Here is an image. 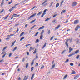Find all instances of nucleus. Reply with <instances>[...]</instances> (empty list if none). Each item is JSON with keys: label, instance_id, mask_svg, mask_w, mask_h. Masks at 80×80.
I'll return each mask as SVG.
<instances>
[{"label": "nucleus", "instance_id": "obj_40", "mask_svg": "<svg viewBox=\"0 0 80 80\" xmlns=\"http://www.w3.org/2000/svg\"><path fill=\"white\" fill-rule=\"evenodd\" d=\"M64 2V1H62L61 2L60 6H62V4H63V3Z\"/></svg>", "mask_w": 80, "mask_h": 80}, {"label": "nucleus", "instance_id": "obj_36", "mask_svg": "<svg viewBox=\"0 0 80 80\" xmlns=\"http://www.w3.org/2000/svg\"><path fill=\"white\" fill-rule=\"evenodd\" d=\"M46 13H44L42 14L41 15V17H43V16H44V15L46 14Z\"/></svg>", "mask_w": 80, "mask_h": 80}, {"label": "nucleus", "instance_id": "obj_26", "mask_svg": "<svg viewBox=\"0 0 80 80\" xmlns=\"http://www.w3.org/2000/svg\"><path fill=\"white\" fill-rule=\"evenodd\" d=\"M42 38H43V35H42V34H41V35L40 37V39L42 40Z\"/></svg>", "mask_w": 80, "mask_h": 80}, {"label": "nucleus", "instance_id": "obj_57", "mask_svg": "<svg viewBox=\"0 0 80 80\" xmlns=\"http://www.w3.org/2000/svg\"><path fill=\"white\" fill-rule=\"evenodd\" d=\"M3 59H2L0 61V62H1V63H2V62H4V61H3Z\"/></svg>", "mask_w": 80, "mask_h": 80}, {"label": "nucleus", "instance_id": "obj_13", "mask_svg": "<svg viewBox=\"0 0 80 80\" xmlns=\"http://www.w3.org/2000/svg\"><path fill=\"white\" fill-rule=\"evenodd\" d=\"M16 42V40L14 41L12 43L11 47H13L14 45V44H15V43Z\"/></svg>", "mask_w": 80, "mask_h": 80}, {"label": "nucleus", "instance_id": "obj_9", "mask_svg": "<svg viewBox=\"0 0 80 80\" xmlns=\"http://www.w3.org/2000/svg\"><path fill=\"white\" fill-rule=\"evenodd\" d=\"M4 0H2V2L1 3V7H2V6H3V4H4Z\"/></svg>", "mask_w": 80, "mask_h": 80}, {"label": "nucleus", "instance_id": "obj_43", "mask_svg": "<svg viewBox=\"0 0 80 80\" xmlns=\"http://www.w3.org/2000/svg\"><path fill=\"white\" fill-rule=\"evenodd\" d=\"M36 7V6H34L31 9V10H33Z\"/></svg>", "mask_w": 80, "mask_h": 80}, {"label": "nucleus", "instance_id": "obj_52", "mask_svg": "<svg viewBox=\"0 0 80 80\" xmlns=\"http://www.w3.org/2000/svg\"><path fill=\"white\" fill-rule=\"evenodd\" d=\"M47 9H45L43 11V13H46V12H47Z\"/></svg>", "mask_w": 80, "mask_h": 80}, {"label": "nucleus", "instance_id": "obj_53", "mask_svg": "<svg viewBox=\"0 0 80 80\" xmlns=\"http://www.w3.org/2000/svg\"><path fill=\"white\" fill-rule=\"evenodd\" d=\"M80 57V55H78L77 57H76V58L77 59H78L79 57Z\"/></svg>", "mask_w": 80, "mask_h": 80}, {"label": "nucleus", "instance_id": "obj_54", "mask_svg": "<svg viewBox=\"0 0 80 80\" xmlns=\"http://www.w3.org/2000/svg\"><path fill=\"white\" fill-rule=\"evenodd\" d=\"M12 56V53L10 52L9 53V57H10Z\"/></svg>", "mask_w": 80, "mask_h": 80}, {"label": "nucleus", "instance_id": "obj_34", "mask_svg": "<svg viewBox=\"0 0 80 80\" xmlns=\"http://www.w3.org/2000/svg\"><path fill=\"white\" fill-rule=\"evenodd\" d=\"M9 17V15H8L7 16H6L4 19V20H6V19H7L8 17Z\"/></svg>", "mask_w": 80, "mask_h": 80}, {"label": "nucleus", "instance_id": "obj_51", "mask_svg": "<svg viewBox=\"0 0 80 80\" xmlns=\"http://www.w3.org/2000/svg\"><path fill=\"white\" fill-rule=\"evenodd\" d=\"M57 15V14H56L53 16V18H55Z\"/></svg>", "mask_w": 80, "mask_h": 80}, {"label": "nucleus", "instance_id": "obj_46", "mask_svg": "<svg viewBox=\"0 0 80 80\" xmlns=\"http://www.w3.org/2000/svg\"><path fill=\"white\" fill-rule=\"evenodd\" d=\"M19 5H20V4H19V3H18V4H16L15 5V6H14V7H15H15H16V6Z\"/></svg>", "mask_w": 80, "mask_h": 80}, {"label": "nucleus", "instance_id": "obj_62", "mask_svg": "<svg viewBox=\"0 0 80 80\" xmlns=\"http://www.w3.org/2000/svg\"><path fill=\"white\" fill-rule=\"evenodd\" d=\"M27 55H29V52H27Z\"/></svg>", "mask_w": 80, "mask_h": 80}, {"label": "nucleus", "instance_id": "obj_7", "mask_svg": "<svg viewBox=\"0 0 80 80\" xmlns=\"http://www.w3.org/2000/svg\"><path fill=\"white\" fill-rule=\"evenodd\" d=\"M60 25H59L57 27H56L55 28V30H57L58 29V28H60Z\"/></svg>", "mask_w": 80, "mask_h": 80}, {"label": "nucleus", "instance_id": "obj_47", "mask_svg": "<svg viewBox=\"0 0 80 80\" xmlns=\"http://www.w3.org/2000/svg\"><path fill=\"white\" fill-rule=\"evenodd\" d=\"M69 61V60H68V59H67L66 61H65V63H67V62H68Z\"/></svg>", "mask_w": 80, "mask_h": 80}, {"label": "nucleus", "instance_id": "obj_61", "mask_svg": "<svg viewBox=\"0 0 80 80\" xmlns=\"http://www.w3.org/2000/svg\"><path fill=\"white\" fill-rule=\"evenodd\" d=\"M28 26V24H26L25 25V28H27Z\"/></svg>", "mask_w": 80, "mask_h": 80}, {"label": "nucleus", "instance_id": "obj_37", "mask_svg": "<svg viewBox=\"0 0 80 80\" xmlns=\"http://www.w3.org/2000/svg\"><path fill=\"white\" fill-rule=\"evenodd\" d=\"M33 63H34V60H33L32 62L31 63L32 66L33 65Z\"/></svg>", "mask_w": 80, "mask_h": 80}, {"label": "nucleus", "instance_id": "obj_23", "mask_svg": "<svg viewBox=\"0 0 80 80\" xmlns=\"http://www.w3.org/2000/svg\"><path fill=\"white\" fill-rule=\"evenodd\" d=\"M76 73V72H75V71L72 70V72L71 73L72 74H75Z\"/></svg>", "mask_w": 80, "mask_h": 80}, {"label": "nucleus", "instance_id": "obj_18", "mask_svg": "<svg viewBox=\"0 0 80 80\" xmlns=\"http://www.w3.org/2000/svg\"><path fill=\"white\" fill-rule=\"evenodd\" d=\"M34 76H35V74H32V77H31V80H33V78H34Z\"/></svg>", "mask_w": 80, "mask_h": 80}, {"label": "nucleus", "instance_id": "obj_55", "mask_svg": "<svg viewBox=\"0 0 80 80\" xmlns=\"http://www.w3.org/2000/svg\"><path fill=\"white\" fill-rule=\"evenodd\" d=\"M44 33V30H42V32H41V35H43V33Z\"/></svg>", "mask_w": 80, "mask_h": 80}, {"label": "nucleus", "instance_id": "obj_39", "mask_svg": "<svg viewBox=\"0 0 80 80\" xmlns=\"http://www.w3.org/2000/svg\"><path fill=\"white\" fill-rule=\"evenodd\" d=\"M13 34L12 35V34H10L9 35H8V37H12V36H13Z\"/></svg>", "mask_w": 80, "mask_h": 80}, {"label": "nucleus", "instance_id": "obj_48", "mask_svg": "<svg viewBox=\"0 0 80 80\" xmlns=\"http://www.w3.org/2000/svg\"><path fill=\"white\" fill-rule=\"evenodd\" d=\"M25 2V1H21V2L20 3L21 4H22V3H24V2Z\"/></svg>", "mask_w": 80, "mask_h": 80}, {"label": "nucleus", "instance_id": "obj_3", "mask_svg": "<svg viewBox=\"0 0 80 80\" xmlns=\"http://www.w3.org/2000/svg\"><path fill=\"white\" fill-rule=\"evenodd\" d=\"M46 2H47V1H45L41 5H42V7H45V6H46L48 4V3H46Z\"/></svg>", "mask_w": 80, "mask_h": 80}, {"label": "nucleus", "instance_id": "obj_5", "mask_svg": "<svg viewBox=\"0 0 80 80\" xmlns=\"http://www.w3.org/2000/svg\"><path fill=\"white\" fill-rule=\"evenodd\" d=\"M75 55V53L73 52L72 53L68 55V57H72V56H73V55Z\"/></svg>", "mask_w": 80, "mask_h": 80}, {"label": "nucleus", "instance_id": "obj_24", "mask_svg": "<svg viewBox=\"0 0 80 80\" xmlns=\"http://www.w3.org/2000/svg\"><path fill=\"white\" fill-rule=\"evenodd\" d=\"M39 42V40L38 39H36V42H35V43H38V42Z\"/></svg>", "mask_w": 80, "mask_h": 80}, {"label": "nucleus", "instance_id": "obj_8", "mask_svg": "<svg viewBox=\"0 0 80 80\" xmlns=\"http://www.w3.org/2000/svg\"><path fill=\"white\" fill-rule=\"evenodd\" d=\"M80 28V26H77L75 29V31H77V30H78V28Z\"/></svg>", "mask_w": 80, "mask_h": 80}, {"label": "nucleus", "instance_id": "obj_42", "mask_svg": "<svg viewBox=\"0 0 80 80\" xmlns=\"http://www.w3.org/2000/svg\"><path fill=\"white\" fill-rule=\"evenodd\" d=\"M33 68H34V67H32L31 68V72H32L33 70Z\"/></svg>", "mask_w": 80, "mask_h": 80}, {"label": "nucleus", "instance_id": "obj_38", "mask_svg": "<svg viewBox=\"0 0 80 80\" xmlns=\"http://www.w3.org/2000/svg\"><path fill=\"white\" fill-rule=\"evenodd\" d=\"M24 38H25L24 37H23V38H21V39L20 40V41H22V40H23V39H24Z\"/></svg>", "mask_w": 80, "mask_h": 80}, {"label": "nucleus", "instance_id": "obj_45", "mask_svg": "<svg viewBox=\"0 0 80 80\" xmlns=\"http://www.w3.org/2000/svg\"><path fill=\"white\" fill-rule=\"evenodd\" d=\"M54 38V36H53L52 37H51V38H50V40H53V38Z\"/></svg>", "mask_w": 80, "mask_h": 80}, {"label": "nucleus", "instance_id": "obj_2", "mask_svg": "<svg viewBox=\"0 0 80 80\" xmlns=\"http://www.w3.org/2000/svg\"><path fill=\"white\" fill-rule=\"evenodd\" d=\"M36 15H37V13H35L34 14L32 15L31 16H30L28 19V20H30V19H31L32 18H33V17H34L35 16H36Z\"/></svg>", "mask_w": 80, "mask_h": 80}, {"label": "nucleus", "instance_id": "obj_41", "mask_svg": "<svg viewBox=\"0 0 80 80\" xmlns=\"http://www.w3.org/2000/svg\"><path fill=\"white\" fill-rule=\"evenodd\" d=\"M41 13H42V12H39L38 13V14H37V15L39 16L40 15V14H41Z\"/></svg>", "mask_w": 80, "mask_h": 80}, {"label": "nucleus", "instance_id": "obj_16", "mask_svg": "<svg viewBox=\"0 0 80 80\" xmlns=\"http://www.w3.org/2000/svg\"><path fill=\"white\" fill-rule=\"evenodd\" d=\"M36 21V19H34L31 22H30V23H33L34 22H35V21Z\"/></svg>", "mask_w": 80, "mask_h": 80}, {"label": "nucleus", "instance_id": "obj_17", "mask_svg": "<svg viewBox=\"0 0 80 80\" xmlns=\"http://www.w3.org/2000/svg\"><path fill=\"white\" fill-rule=\"evenodd\" d=\"M72 48H70L69 49V53H70L72 52Z\"/></svg>", "mask_w": 80, "mask_h": 80}, {"label": "nucleus", "instance_id": "obj_27", "mask_svg": "<svg viewBox=\"0 0 80 80\" xmlns=\"http://www.w3.org/2000/svg\"><path fill=\"white\" fill-rule=\"evenodd\" d=\"M58 6H59V3H58L56 4V8H57V7H58Z\"/></svg>", "mask_w": 80, "mask_h": 80}, {"label": "nucleus", "instance_id": "obj_6", "mask_svg": "<svg viewBox=\"0 0 80 80\" xmlns=\"http://www.w3.org/2000/svg\"><path fill=\"white\" fill-rule=\"evenodd\" d=\"M77 3L76 2H74L72 5V7H74V6H76L77 5Z\"/></svg>", "mask_w": 80, "mask_h": 80}, {"label": "nucleus", "instance_id": "obj_20", "mask_svg": "<svg viewBox=\"0 0 80 80\" xmlns=\"http://www.w3.org/2000/svg\"><path fill=\"white\" fill-rule=\"evenodd\" d=\"M55 67V64H54L52 66V68H51V69H53V68H54V67Z\"/></svg>", "mask_w": 80, "mask_h": 80}, {"label": "nucleus", "instance_id": "obj_33", "mask_svg": "<svg viewBox=\"0 0 80 80\" xmlns=\"http://www.w3.org/2000/svg\"><path fill=\"white\" fill-rule=\"evenodd\" d=\"M15 8V7H12L10 8V9L12 11L13 10V9H14V8Z\"/></svg>", "mask_w": 80, "mask_h": 80}, {"label": "nucleus", "instance_id": "obj_22", "mask_svg": "<svg viewBox=\"0 0 80 80\" xmlns=\"http://www.w3.org/2000/svg\"><path fill=\"white\" fill-rule=\"evenodd\" d=\"M67 77H68V75L66 74L64 76V77L63 78V79H65V78H67Z\"/></svg>", "mask_w": 80, "mask_h": 80}, {"label": "nucleus", "instance_id": "obj_58", "mask_svg": "<svg viewBox=\"0 0 80 80\" xmlns=\"http://www.w3.org/2000/svg\"><path fill=\"white\" fill-rule=\"evenodd\" d=\"M70 65L71 66H73V63H71L70 64Z\"/></svg>", "mask_w": 80, "mask_h": 80}, {"label": "nucleus", "instance_id": "obj_29", "mask_svg": "<svg viewBox=\"0 0 80 80\" xmlns=\"http://www.w3.org/2000/svg\"><path fill=\"white\" fill-rule=\"evenodd\" d=\"M28 63H27L26 64V68H28Z\"/></svg>", "mask_w": 80, "mask_h": 80}, {"label": "nucleus", "instance_id": "obj_14", "mask_svg": "<svg viewBox=\"0 0 80 80\" xmlns=\"http://www.w3.org/2000/svg\"><path fill=\"white\" fill-rule=\"evenodd\" d=\"M44 27H45V26H42V27H40L38 29V30H40L43 29V28H44Z\"/></svg>", "mask_w": 80, "mask_h": 80}, {"label": "nucleus", "instance_id": "obj_15", "mask_svg": "<svg viewBox=\"0 0 80 80\" xmlns=\"http://www.w3.org/2000/svg\"><path fill=\"white\" fill-rule=\"evenodd\" d=\"M65 10L63 9L61 13V15H62V14H63V13H65Z\"/></svg>", "mask_w": 80, "mask_h": 80}, {"label": "nucleus", "instance_id": "obj_31", "mask_svg": "<svg viewBox=\"0 0 80 80\" xmlns=\"http://www.w3.org/2000/svg\"><path fill=\"white\" fill-rule=\"evenodd\" d=\"M50 20V18H48L45 20V22H47V21H48V20Z\"/></svg>", "mask_w": 80, "mask_h": 80}, {"label": "nucleus", "instance_id": "obj_56", "mask_svg": "<svg viewBox=\"0 0 80 80\" xmlns=\"http://www.w3.org/2000/svg\"><path fill=\"white\" fill-rule=\"evenodd\" d=\"M55 21H56V19H54L52 21V23H55Z\"/></svg>", "mask_w": 80, "mask_h": 80}, {"label": "nucleus", "instance_id": "obj_49", "mask_svg": "<svg viewBox=\"0 0 80 80\" xmlns=\"http://www.w3.org/2000/svg\"><path fill=\"white\" fill-rule=\"evenodd\" d=\"M4 11V9H2V11L0 12V13H3V11Z\"/></svg>", "mask_w": 80, "mask_h": 80}, {"label": "nucleus", "instance_id": "obj_4", "mask_svg": "<svg viewBox=\"0 0 80 80\" xmlns=\"http://www.w3.org/2000/svg\"><path fill=\"white\" fill-rule=\"evenodd\" d=\"M79 22V20L78 19H77L75 20V21L74 22V24L75 25V24H77L78 23V22Z\"/></svg>", "mask_w": 80, "mask_h": 80}, {"label": "nucleus", "instance_id": "obj_10", "mask_svg": "<svg viewBox=\"0 0 80 80\" xmlns=\"http://www.w3.org/2000/svg\"><path fill=\"white\" fill-rule=\"evenodd\" d=\"M15 15H17V14H13L12 15V16L11 18V19L12 20L13 19V18H14V17H15V18L16 17V16H15Z\"/></svg>", "mask_w": 80, "mask_h": 80}, {"label": "nucleus", "instance_id": "obj_12", "mask_svg": "<svg viewBox=\"0 0 80 80\" xmlns=\"http://www.w3.org/2000/svg\"><path fill=\"white\" fill-rule=\"evenodd\" d=\"M33 50V48H32V47H31L29 49V52H31V51H32V50Z\"/></svg>", "mask_w": 80, "mask_h": 80}, {"label": "nucleus", "instance_id": "obj_21", "mask_svg": "<svg viewBox=\"0 0 80 80\" xmlns=\"http://www.w3.org/2000/svg\"><path fill=\"white\" fill-rule=\"evenodd\" d=\"M25 33V32H22V33H21L20 35V37H22V36H23V34Z\"/></svg>", "mask_w": 80, "mask_h": 80}, {"label": "nucleus", "instance_id": "obj_35", "mask_svg": "<svg viewBox=\"0 0 80 80\" xmlns=\"http://www.w3.org/2000/svg\"><path fill=\"white\" fill-rule=\"evenodd\" d=\"M37 52V49H35L34 51L33 52V53L34 54H35V53H36Z\"/></svg>", "mask_w": 80, "mask_h": 80}, {"label": "nucleus", "instance_id": "obj_19", "mask_svg": "<svg viewBox=\"0 0 80 80\" xmlns=\"http://www.w3.org/2000/svg\"><path fill=\"white\" fill-rule=\"evenodd\" d=\"M46 46H47V43H45L42 47V49H43V48H45V47Z\"/></svg>", "mask_w": 80, "mask_h": 80}, {"label": "nucleus", "instance_id": "obj_63", "mask_svg": "<svg viewBox=\"0 0 80 80\" xmlns=\"http://www.w3.org/2000/svg\"><path fill=\"white\" fill-rule=\"evenodd\" d=\"M16 15V17H20V15H17H17Z\"/></svg>", "mask_w": 80, "mask_h": 80}, {"label": "nucleus", "instance_id": "obj_32", "mask_svg": "<svg viewBox=\"0 0 80 80\" xmlns=\"http://www.w3.org/2000/svg\"><path fill=\"white\" fill-rule=\"evenodd\" d=\"M7 46H6V47H4L3 48V49L2 50V51H4V50H5V49H6V48H7Z\"/></svg>", "mask_w": 80, "mask_h": 80}, {"label": "nucleus", "instance_id": "obj_1", "mask_svg": "<svg viewBox=\"0 0 80 80\" xmlns=\"http://www.w3.org/2000/svg\"><path fill=\"white\" fill-rule=\"evenodd\" d=\"M72 38H71V39H69L67 40L66 41V42L65 43V44L66 45L67 47H68V42L69 40H70V42L72 43Z\"/></svg>", "mask_w": 80, "mask_h": 80}, {"label": "nucleus", "instance_id": "obj_44", "mask_svg": "<svg viewBox=\"0 0 80 80\" xmlns=\"http://www.w3.org/2000/svg\"><path fill=\"white\" fill-rule=\"evenodd\" d=\"M7 55V53H5L2 56V58H4V57H5V55Z\"/></svg>", "mask_w": 80, "mask_h": 80}, {"label": "nucleus", "instance_id": "obj_11", "mask_svg": "<svg viewBox=\"0 0 80 80\" xmlns=\"http://www.w3.org/2000/svg\"><path fill=\"white\" fill-rule=\"evenodd\" d=\"M79 77V75H77L76 76H75L74 77V78L75 79V80H76V79H77V78H78Z\"/></svg>", "mask_w": 80, "mask_h": 80}, {"label": "nucleus", "instance_id": "obj_25", "mask_svg": "<svg viewBox=\"0 0 80 80\" xmlns=\"http://www.w3.org/2000/svg\"><path fill=\"white\" fill-rule=\"evenodd\" d=\"M79 52V50L76 51L75 52V54H77V53H78Z\"/></svg>", "mask_w": 80, "mask_h": 80}, {"label": "nucleus", "instance_id": "obj_50", "mask_svg": "<svg viewBox=\"0 0 80 80\" xmlns=\"http://www.w3.org/2000/svg\"><path fill=\"white\" fill-rule=\"evenodd\" d=\"M68 22V20H67L66 22H64V23H67Z\"/></svg>", "mask_w": 80, "mask_h": 80}, {"label": "nucleus", "instance_id": "obj_59", "mask_svg": "<svg viewBox=\"0 0 80 80\" xmlns=\"http://www.w3.org/2000/svg\"><path fill=\"white\" fill-rule=\"evenodd\" d=\"M38 62H37L36 64V67H37L38 66Z\"/></svg>", "mask_w": 80, "mask_h": 80}, {"label": "nucleus", "instance_id": "obj_28", "mask_svg": "<svg viewBox=\"0 0 80 80\" xmlns=\"http://www.w3.org/2000/svg\"><path fill=\"white\" fill-rule=\"evenodd\" d=\"M39 33V32H38L36 33L35 35H34V36L36 37L37 36V35H38V34Z\"/></svg>", "mask_w": 80, "mask_h": 80}, {"label": "nucleus", "instance_id": "obj_60", "mask_svg": "<svg viewBox=\"0 0 80 80\" xmlns=\"http://www.w3.org/2000/svg\"><path fill=\"white\" fill-rule=\"evenodd\" d=\"M44 68V66H42L41 68V69H43V68Z\"/></svg>", "mask_w": 80, "mask_h": 80}, {"label": "nucleus", "instance_id": "obj_64", "mask_svg": "<svg viewBox=\"0 0 80 80\" xmlns=\"http://www.w3.org/2000/svg\"><path fill=\"white\" fill-rule=\"evenodd\" d=\"M5 72H3L2 74L1 75H5Z\"/></svg>", "mask_w": 80, "mask_h": 80}, {"label": "nucleus", "instance_id": "obj_30", "mask_svg": "<svg viewBox=\"0 0 80 80\" xmlns=\"http://www.w3.org/2000/svg\"><path fill=\"white\" fill-rule=\"evenodd\" d=\"M17 47H15L14 48L13 50H12L13 52L14 51H15L17 50Z\"/></svg>", "mask_w": 80, "mask_h": 80}]
</instances>
